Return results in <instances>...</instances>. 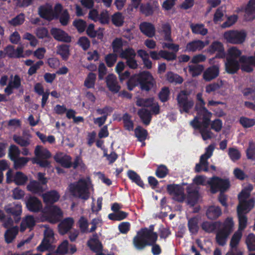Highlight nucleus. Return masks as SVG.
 <instances>
[{
	"label": "nucleus",
	"mask_w": 255,
	"mask_h": 255,
	"mask_svg": "<svg viewBox=\"0 0 255 255\" xmlns=\"http://www.w3.org/2000/svg\"><path fill=\"white\" fill-rule=\"evenodd\" d=\"M197 99L199 101L201 108L198 111L197 116L190 123V125L195 129H198L204 140L211 139L213 136V133L207 129L212 113L203 107L205 104L202 99V93L197 95Z\"/></svg>",
	"instance_id": "1"
},
{
	"label": "nucleus",
	"mask_w": 255,
	"mask_h": 255,
	"mask_svg": "<svg viewBox=\"0 0 255 255\" xmlns=\"http://www.w3.org/2000/svg\"><path fill=\"white\" fill-rule=\"evenodd\" d=\"M253 189L252 185H248L239 195V204L237 207V215L239 220V228L237 231L242 232L247 226L248 218L245 214L248 213L255 205L254 200L248 199L250 191Z\"/></svg>",
	"instance_id": "2"
},
{
	"label": "nucleus",
	"mask_w": 255,
	"mask_h": 255,
	"mask_svg": "<svg viewBox=\"0 0 255 255\" xmlns=\"http://www.w3.org/2000/svg\"><path fill=\"white\" fill-rule=\"evenodd\" d=\"M74 197L87 200L94 190L92 181L89 177L82 178L78 181L70 184L67 189Z\"/></svg>",
	"instance_id": "3"
},
{
	"label": "nucleus",
	"mask_w": 255,
	"mask_h": 255,
	"mask_svg": "<svg viewBox=\"0 0 255 255\" xmlns=\"http://www.w3.org/2000/svg\"><path fill=\"white\" fill-rule=\"evenodd\" d=\"M138 85H140L141 89L149 91L155 85V81L150 72L143 71L133 75L128 83V88L130 90Z\"/></svg>",
	"instance_id": "4"
},
{
	"label": "nucleus",
	"mask_w": 255,
	"mask_h": 255,
	"mask_svg": "<svg viewBox=\"0 0 255 255\" xmlns=\"http://www.w3.org/2000/svg\"><path fill=\"white\" fill-rule=\"evenodd\" d=\"M158 236L153 232V226L144 228L139 231L133 239L134 247L138 250H142L146 246H150L156 242Z\"/></svg>",
	"instance_id": "5"
},
{
	"label": "nucleus",
	"mask_w": 255,
	"mask_h": 255,
	"mask_svg": "<svg viewBox=\"0 0 255 255\" xmlns=\"http://www.w3.org/2000/svg\"><path fill=\"white\" fill-rule=\"evenodd\" d=\"M241 55L242 51L237 47L233 46L228 49L225 63L226 70L228 73L233 74L239 70Z\"/></svg>",
	"instance_id": "6"
},
{
	"label": "nucleus",
	"mask_w": 255,
	"mask_h": 255,
	"mask_svg": "<svg viewBox=\"0 0 255 255\" xmlns=\"http://www.w3.org/2000/svg\"><path fill=\"white\" fill-rule=\"evenodd\" d=\"M234 223L232 218H227L223 224L222 228L216 234V241L220 246H224L230 234L233 231Z\"/></svg>",
	"instance_id": "7"
},
{
	"label": "nucleus",
	"mask_w": 255,
	"mask_h": 255,
	"mask_svg": "<svg viewBox=\"0 0 255 255\" xmlns=\"http://www.w3.org/2000/svg\"><path fill=\"white\" fill-rule=\"evenodd\" d=\"M35 157L31 159L33 163L39 164L43 167H48L50 164L47 160L51 156L49 151L43 147L37 145L34 150Z\"/></svg>",
	"instance_id": "8"
},
{
	"label": "nucleus",
	"mask_w": 255,
	"mask_h": 255,
	"mask_svg": "<svg viewBox=\"0 0 255 255\" xmlns=\"http://www.w3.org/2000/svg\"><path fill=\"white\" fill-rule=\"evenodd\" d=\"M208 184L210 186V191L212 193H216L218 191L224 192L230 187V182L228 179L217 176L209 179Z\"/></svg>",
	"instance_id": "9"
},
{
	"label": "nucleus",
	"mask_w": 255,
	"mask_h": 255,
	"mask_svg": "<svg viewBox=\"0 0 255 255\" xmlns=\"http://www.w3.org/2000/svg\"><path fill=\"white\" fill-rule=\"evenodd\" d=\"M223 37L228 43L241 44L246 39V33L244 31L228 30L224 32Z\"/></svg>",
	"instance_id": "10"
},
{
	"label": "nucleus",
	"mask_w": 255,
	"mask_h": 255,
	"mask_svg": "<svg viewBox=\"0 0 255 255\" xmlns=\"http://www.w3.org/2000/svg\"><path fill=\"white\" fill-rule=\"evenodd\" d=\"M44 239L37 250L39 252H44L52 248V244L54 242V232L53 230L45 226Z\"/></svg>",
	"instance_id": "11"
},
{
	"label": "nucleus",
	"mask_w": 255,
	"mask_h": 255,
	"mask_svg": "<svg viewBox=\"0 0 255 255\" xmlns=\"http://www.w3.org/2000/svg\"><path fill=\"white\" fill-rule=\"evenodd\" d=\"M62 11V6L60 4H57L54 8V11L52 10L51 5L46 4L42 6L39 8V13L42 17L50 20L57 16Z\"/></svg>",
	"instance_id": "12"
},
{
	"label": "nucleus",
	"mask_w": 255,
	"mask_h": 255,
	"mask_svg": "<svg viewBox=\"0 0 255 255\" xmlns=\"http://www.w3.org/2000/svg\"><path fill=\"white\" fill-rule=\"evenodd\" d=\"M6 181L8 183L13 182L17 185H23L28 181V177L23 173L17 171L13 173L11 169L8 170L6 174Z\"/></svg>",
	"instance_id": "13"
},
{
	"label": "nucleus",
	"mask_w": 255,
	"mask_h": 255,
	"mask_svg": "<svg viewBox=\"0 0 255 255\" xmlns=\"http://www.w3.org/2000/svg\"><path fill=\"white\" fill-rule=\"evenodd\" d=\"M215 146L214 145L211 144L206 148L205 153L202 155L200 157V163L196 165L195 171L197 172H200L201 170L205 171H208V162L209 159L213 154Z\"/></svg>",
	"instance_id": "14"
},
{
	"label": "nucleus",
	"mask_w": 255,
	"mask_h": 255,
	"mask_svg": "<svg viewBox=\"0 0 255 255\" xmlns=\"http://www.w3.org/2000/svg\"><path fill=\"white\" fill-rule=\"evenodd\" d=\"M207 52L212 54L217 52L216 56L209 60V63L211 64L214 63L213 61L215 58H223L225 56L224 45L219 41L213 42L207 49Z\"/></svg>",
	"instance_id": "15"
},
{
	"label": "nucleus",
	"mask_w": 255,
	"mask_h": 255,
	"mask_svg": "<svg viewBox=\"0 0 255 255\" xmlns=\"http://www.w3.org/2000/svg\"><path fill=\"white\" fill-rule=\"evenodd\" d=\"M178 104L181 113H187L193 107V102L188 99V94L185 91L181 92L177 97Z\"/></svg>",
	"instance_id": "16"
},
{
	"label": "nucleus",
	"mask_w": 255,
	"mask_h": 255,
	"mask_svg": "<svg viewBox=\"0 0 255 255\" xmlns=\"http://www.w3.org/2000/svg\"><path fill=\"white\" fill-rule=\"evenodd\" d=\"M169 193L177 201L182 202L185 199L184 188L181 185L172 184L167 186Z\"/></svg>",
	"instance_id": "17"
},
{
	"label": "nucleus",
	"mask_w": 255,
	"mask_h": 255,
	"mask_svg": "<svg viewBox=\"0 0 255 255\" xmlns=\"http://www.w3.org/2000/svg\"><path fill=\"white\" fill-rule=\"evenodd\" d=\"M21 79L17 75H11L8 80L6 87L4 89V92L10 95L13 93V89H17L21 87Z\"/></svg>",
	"instance_id": "18"
},
{
	"label": "nucleus",
	"mask_w": 255,
	"mask_h": 255,
	"mask_svg": "<svg viewBox=\"0 0 255 255\" xmlns=\"http://www.w3.org/2000/svg\"><path fill=\"white\" fill-rule=\"evenodd\" d=\"M209 43L208 40L205 41L200 40H193L187 44L185 51L189 52L200 51L208 45Z\"/></svg>",
	"instance_id": "19"
},
{
	"label": "nucleus",
	"mask_w": 255,
	"mask_h": 255,
	"mask_svg": "<svg viewBox=\"0 0 255 255\" xmlns=\"http://www.w3.org/2000/svg\"><path fill=\"white\" fill-rule=\"evenodd\" d=\"M28 210L31 212H37L42 208L41 201L35 197H29L26 202Z\"/></svg>",
	"instance_id": "20"
},
{
	"label": "nucleus",
	"mask_w": 255,
	"mask_h": 255,
	"mask_svg": "<svg viewBox=\"0 0 255 255\" xmlns=\"http://www.w3.org/2000/svg\"><path fill=\"white\" fill-rule=\"evenodd\" d=\"M51 33L53 37L58 41L70 42L71 40V37L60 29L53 28L51 30Z\"/></svg>",
	"instance_id": "21"
},
{
	"label": "nucleus",
	"mask_w": 255,
	"mask_h": 255,
	"mask_svg": "<svg viewBox=\"0 0 255 255\" xmlns=\"http://www.w3.org/2000/svg\"><path fill=\"white\" fill-rule=\"evenodd\" d=\"M187 203L191 206H194L199 198L198 190L194 185H190L187 188Z\"/></svg>",
	"instance_id": "22"
},
{
	"label": "nucleus",
	"mask_w": 255,
	"mask_h": 255,
	"mask_svg": "<svg viewBox=\"0 0 255 255\" xmlns=\"http://www.w3.org/2000/svg\"><path fill=\"white\" fill-rule=\"evenodd\" d=\"M219 74V67L214 65L208 68L203 73V77L206 81L215 79Z\"/></svg>",
	"instance_id": "23"
},
{
	"label": "nucleus",
	"mask_w": 255,
	"mask_h": 255,
	"mask_svg": "<svg viewBox=\"0 0 255 255\" xmlns=\"http://www.w3.org/2000/svg\"><path fill=\"white\" fill-rule=\"evenodd\" d=\"M48 221L52 223L57 222L60 218L62 217V212L61 210L55 206H51L48 209Z\"/></svg>",
	"instance_id": "24"
},
{
	"label": "nucleus",
	"mask_w": 255,
	"mask_h": 255,
	"mask_svg": "<svg viewBox=\"0 0 255 255\" xmlns=\"http://www.w3.org/2000/svg\"><path fill=\"white\" fill-rule=\"evenodd\" d=\"M107 86L109 89L113 92L117 93L120 89L116 76L113 74H109L106 78Z\"/></svg>",
	"instance_id": "25"
},
{
	"label": "nucleus",
	"mask_w": 255,
	"mask_h": 255,
	"mask_svg": "<svg viewBox=\"0 0 255 255\" xmlns=\"http://www.w3.org/2000/svg\"><path fill=\"white\" fill-rule=\"evenodd\" d=\"M74 223L72 218H67L63 220L58 226L59 233L62 235L67 233L72 228Z\"/></svg>",
	"instance_id": "26"
},
{
	"label": "nucleus",
	"mask_w": 255,
	"mask_h": 255,
	"mask_svg": "<svg viewBox=\"0 0 255 255\" xmlns=\"http://www.w3.org/2000/svg\"><path fill=\"white\" fill-rule=\"evenodd\" d=\"M141 31L148 37H152L155 35V30L153 24L150 23L144 22L139 25Z\"/></svg>",
	"instance_id": "27"
},
{
	"label": "nucleus",
	"mask_w": 255,
	"mask_h": 255,
	"mask_svg": "<svg viewBox=\"0 0 255 255\" xmlns=\"http://www.w3.org/2000/svg\"><path fill=\"white\" fill-rule=\"evenodd\" d=\"M206 214L208 219L215 220L221 215L222 211L218 206L212 205L207 208Z\"/></svg>",
	"instance_id": "28"
},
{
	"label": "nucleus",
	"mask_w": 255,
	"mask_h": 255,
	"mask_svg": "<svg viewBox=\"0 0 255 255\" xmlns=\"http://www.w3.org/2000/svg\"><path fill=\"white\" fill-rule=\"evenodd\" d=\"M35 220L32 216H26L23 218L20 224V231L24 232L26 229L31 230L35 224Z\"/></svg>",
	"instance_id": "29"
},
{
	"label": "nucleus",
	"mask_w": 255,
	"mask_h": 255,
	"mask_svg": "<svg viewBox=\"0 0 255 255\" xmlns=\"http://www.w3.org/2000/svg\"><path fill=\"white\" fill-rule=\"evenodd\" d=\"M158 32L163 37L164 39L166 41H171V26L168 23H163L158 29Z\"/></svg>",
	"instance_id": "30"
},
{
	"label": "nucleus",
	"mask_w": 255,
	"mask_h": 255,
	"mask_svg": "<svg viewBox=\"0 0 255 255\" xmlns=\"http://www.w3.org/2000/svg\"><path fill=\"white\" fill-rule=\"evenodd\" d=\"M54 158L63 167L68 168L72 165L71 158L69 155L60 153L57 154Z\"/></svg>",
	"instance_id": "31"
},
{
	"label": "nucleus",
	"mask_w": 255,
	"mask_h": 255,
	"mask_svg": "<svg viewBox=\"0 0 255 255\" xmlns=\"http://www.w3.org/2000/svg\"><path fill=\"white\" fill-rule=\"evenodd\" d=\"M4 210L7 214H10L14 216H19L22 213V206L19 204H11L5 206Z\"/></svg>",
	"instance_id": "32"
},
{
	"label": "nucleus",
	"mask_w": 255,
	"mask_h": 255,
	"mask_svg": "<svg viewBox=\"0 0 255 255\" xmlns=\"http://www.w3.org/2000/svg\"><path fill=\"white\" fill-rule=\"evenodd\" d=\"M252 59L249 57L242 56L240 58V63L241 64V69L243 71L250 72L253 70V66H255V64L253 63Z\"/></svg>",
	"instance_id": "33"
},
{
	"label": "nucleus",
	"mask_w": 255,
	"mask_h": 255,
	"mask_svg": "<svg viewBox=\"0 0 255 255\" xmlns=\"http://www.w3.org/2000/svg\"><path fill=\"white\" fill-rule=\"evenodd\" d=\"M42 197L46 203H53L59 199L60 195L56 191L52 190L43 194Z\"/></svg>",
	"instance_id": "34"
},
{
	"label": "nucleus",
	"mask_w": 255,
	"mask_h": 255,
	"mask_svg": "<svg viewBox=\"0 0 255 255\" xmlns=\"http://www.w3.org/2000/svg\"><path fill=\"white\" fill-rule=\"evenodd\" d=\"M243 233L240 231H236L232 236L230 242V250H236L241 241Z\"/></svg>",
	"instance_id": "35"
},
{
	"label": "nucleus",
	"mask_w": 255,
	"mask_h": 255,
	"mask_svg": "<svg viewBox=\"0 0 255 255\" xmlns=\"http://www.w3.org/2000/svg\"><path fill=\"white\" fill-rule=\"evenodd\" d=\"M27 189L28 191L33 193H41L44 190L42 186L39 183L34 180L30 182L27 186Z\"/></svg>",
	"instance_id": "36"
},
{
	"label": "nucleus",
	"mask_w": 255,
	"mask_h": 255,
	"mask_svg": "<svg viewBox=\"0 0 255 255\" xmlns=\"http://www.w3.org/2000/svg\"><path fill=\"white\" fill-rule=\"evenodd\" d=\"M138 114L145 125H148L149 124L151 119V114L149 111L145 109H142L138 112Z\"/></svg>",
	"instance_id": "37"
},
{
	"label": "nucleus",
	"mask_w": 255,
	"mask_h": 255,
	"mask_svg": "<svg viewBox=\"0 0 255 255\" xmlns=\"http://www.w3.org/2000/svg\"><path fill=\"white\" fill-rule=\"evenodd\" d=\"M88 245L95 253H99L102 251V244L97 238L91 239L88 242Z\"/></svg>",
	"instance_id": "38"
},
{
	"label": "nucleus",
	"mask_w": 255,
	"mask_h": 255,
	"mask_svg": "<svg viewBox=\"0 0 255 255\" xmlns=\"http://www.w3.org/2000/svg\"><path fill=\"white\" fill-rule=\"evenodd\" d=\"M190 27L192 32L197 34L202 35H206L208 32V30L204 27L202 24H191Z\"/></svg>",
	"instance_id": "39"
},
{
	"label": "nucleus",
	"mask_w": 255,
	"mask_h": 255,
	"mask_svg": "<svg viewBox=\"0 0 255 255\" xmlns=\"http://www.w3.org/2000/svg\"><path fill=\"white\" fill-rule=\"evenodd\" d=\"M246 14L249 20L255 18V0H250L245 10Z\"/></svg>",
	"instance_id": "40"
},
{
	"label": "nucleus",
	"mask_w": 255,
	"mask_h": 255,
	"mask_svg": "<svg viewBox=\"0 0 255 255\" xmlns=\"http://www.w3.org/2000/svg\"><path fill=\"white\" fill-rule=\"evenodd\" d=\"M18 231L17 227H14L7 230L5 233V240L6 243H10L15 238Z\"/></svg>",
	"instance_id": "41"
},
{
	"label": "nucleus",
	"mask_w": 255,
	"mask_h": 255,
	"mask_svg": "<svg viewBox=\"0 0 255 255\" xmlns=\"http://www.w3.org/2000/svg\"><path fill=\"white\" fill-rule=\"evenodd\" d=\"M128 178L132 180V182L136 183L139 186L143 188L144 184L139 175L132 170H129L128 172Z\"/></svg>",
	"instance_id": "42"
},
{
	"label": "nucleus",
	"mask_w": 255,
	"mask_h": 255,
	"mask_svg": "<svg viewBox=\"0 0 255 255\" xmlns=\"http://www.w3.org/2000/svg\"><path fill=\"white\" fill-rule=\"evenodd\" d=\"M13 140L15 143L23 147H26L30 144V139L28 137L14 135Z\"/></svg>",
	"instance_id": "43"
},
{
	"label": "nucleus",
	"mask_w": 255,
	"mask_h": 255,
	"mask_svg": "<svg viewBox=\"0 0 255 255\" xmlns=\"http://www.w3.org/2000/svg\"><path fill=\"white\" fill-rule=\"evenodd\" d=\"M57 54L60 55L63 59H67L69 55L68 46L65 44L58 46L57 47Z\"/></svg>",
	"instance_id": "44"
},
{
	"label": "nucleus",
	"mask_w": 255,
	"mask_h": 255,
	"mask_svg": "<svg viewBox=\"0 0 255 255\" xmlns=\"http://www.w3.org/2000/svg\"><path fill=\"white\" fill-rule=\"evenodd\" d=\"M121 58L126 59V60L131 58H135L136 53L134 50L131 48H128L122 50L120 53Z\"/></svg>",
	"instance_id": "45"
},
{
	"label": "nucleus",
	"mask_w": 255,
	"mask_h": 255,
	"mask_svg": "<svg viewBox=\"0 0 255 255\" xmlns=\"http://www.w3.org/2000/svg\"><path fill=\"white\" fill-rule=\"evenodd\" d=\"M220 223L218 222L211 223L205 221L201 225V227L204 231L207 233H212L215 230L216 227Z\"/></svg>",
	"instance_id": "46"
},
{
	"label": "nucleus",
	"mask_w": 255,
	"mask_h": 255,
	"mask_svg": "<svg viewBox=\"0 0 255 255\" xmlns=\"http://www.w3.org/2000/svg\"><path fill=\"white\" fill-rule=\"evenodd\" d=\"M96 75L93 73H90L84 81V86L88 88L94 87Z\"/></svg>",
	"instance_id": "47"
},
{
	"label": "nucleus",
	"mask_w": 255,
	"mask_h": 255,
	"mask_svg": "<svg viewBox=\"0 0 255 255\" xmlns=\"http://www.w3.org/2000/svg\"><path fill=\"white\" fill-rule=\"evenodd\" d=\"M112 21L115 25L120 26L124 23V16L121 12H116L112 15Z\"/></svg>",
	"instance_id": "48"
},
{
	"label": "nucleus",
	"mask_w": 255,
	"mask_h": 255,
	"mask_svg": "<svg viewBox=\"0 0 255 255\" xmlns=\"http://www.w3.org/2000/svg\"><path fill=\"white\" fill-rule=\"evenodd\" d=\"M189 71L193 77L199 75L204 69L201 65H189Z\"/></svg>",
	"instance_id": "49"
},
{
	"label": "nucleus",
	"mask_w": 255,
	"mask_h": 255,
	"mask_svg": "<svg viewBox=\"0 0 255 255\" xmlns=\"http://www.w3.org/2000/svg\"><path fill=\"white\" fill-rule=\"evenodd\" d=\"M20 153L18 147L15 145H11L8 149V156L10 159L13 161L17 158Z\"/></svg>",
	"instance_id": "50"
},
{
	"label": "nucleus",
	"mask_w": 255,
	"mask_h": 255,
	"mask_svg": "<svg viewBox=\"0 0 255 255\" xmlns=\"http://www.w3.org/2000/svg\"><path fill=\"white\" fill-rule=\"evenodd\" d=\"M29 160V158L18 156L13 161L14 167L15 169L21 168L25 166Z\"/></svg>",
	"instance_id": "51"
},
{
	"label": "nucleus",
	"mask_w": 255,
	"mask_h": 255,
	"mask_svg": "<svg viewBox=\"0 0 255 255\" xmlns=\"http://www.w3.org/2000/svg\"><path fill=\"white\" fill-rule=\"evenodd\" d=\"M166 79L170 83H181L183 82V79L180 76L171 72L167 73Z\"/></svg>",
	"instance_id": "52"
},
{
	"label": "nucleus",
	"mask_w": 255,
	"mask_h": 255,
	"mask_svg": "<svg viewBox=\"0 0 255 255\" xmlns=\"http://www.w3.org/2000/svg\"><path fill=\"white\" fill-rule=\"evenodd\" d=\"M198 219L193 218L188 221L189 230L192 234H196L198 231Z\"/></svg>",
	"instance_id": "53"
},
{
	"label": "nucleus",
	"mask_w": 255,
	"mask_h": 255,
	"mask_svg": "<svg viewBox=\"0 0 255 255\" xmlns=\"http://www.w3.org/2000/svg\"><path fill=\"white\" fill-rule=\"evenodd\" d=\"M124 42L121 38H116L112 43L113 48L114 51L116 53H120L122 50V47L124 44Z\"/></svg>",
	"instance_id": "54"
},
{
	"label": "nucleus",
	"mask_w": 255,
	"mask_h": 255,
	"mask_svg": "<svg viewBox=\"0 0 255 255\" xmlns=\"http://www.w3.org/2000/svg\"><path fill=\"white\" fill-rule=\"evenodd\" d=\"M240 123L244 128H249L255 125V120L242 117L240 119Z\"/></svg>",
	"instance_id": "55"
},
{
	"label": "nucleus",
	"mask_w": 255,
	"mask_h": 255,
	"mask_svg": "<svg viewBox=\"0 0 255 255\" xmlns=\"http://www.w3.org/2000/svg\"><path fill=\"white\" fill-rule=\"evenodd\" d=\"M246 244L250 251L255 250V235L250 234L246 238Z\"/></svg>",
	"instance_id": "56"
},
{
	"label": "nucleus",
	"mask_w": 255,
	"mask_h": 255,
	"mask_svg": "<svg viewBox=\"0 0 255 255\" xmlns=\"http://www.w3.org/2000/svg\"><path fill=\"white\" fill-rule=\"evenodd\" d=\"M136 137L140 141H144L147 136V131L146 130L140 127L137 128L134 130Z\"/></svg>",
	"instance_id": "57"
},
{
	"label": "nucleus",
	"mask_w": 255,
	"mask_h": 255,
	"mask_svg": "<svg viewBox=\"0 0 255 255\" xmlns=\"http://www.w3.org/2000/svg\"><path fill=\"white\" fill-rule=\"evenodd\" d=\"M136 105L138 106L141 107H150L152 106V105L154 103L153 102V99L152 98L149 99H137L136 102Z\"/></svg>",
	"instance_id": "58"
},
{
	"label": "nucleus",
	"mask_w": 255,
	"mask_h": 255,
	"mask_svg": "<svg viewBox=\"0 0 255 255\" xmlns=\"http://www.w3.org/2000/svg\"><path fill=\"white\" fill-rule=\"evenodd\" d=\"M79 227L82 232L88 233L89 232L88 229V221L86 218L84 217H81L78 221Z\"/></svg>",
	"instance_id": "59"
},
{
	"label": "nucleus",
	"mask_w": 255,
	"mask_h": 255,
	"mask_svg": "<svg viewBox=\"0 0 255 255\" xmlns=\"http://www.w3.org/2000/svg\"><path fill=\"white\" fill-rule=\"evenodd\" d=\"M123 120L125 128L128 130H132L133 124L130 120V117L128 114H125L123 117Z\"/></svg>",
	"instance_id": "60"
},
{
	"label": "nucleus",
	"mask_w": 255,
	"mask_h": 255,
	"mask_svg": "<svg viewBox=\"0 0 255 255\" xmlns=\"http://www.w3.org/2000/svg\"><path fill=\"white\" fill-rule=\"evenodd\" d=\"M247 155L249 159L255 161V144L250 141L249 147L247 150Z\"/></svg>",
	"instance_id": "61"
},
{
	"label": "nucleus",
	"mask_w": 255,
	"mask_h": 255,
	"mask_svg": "<svg viewBox=\"0 0 255 255\" xmlns=\"http://www.w3.org/2000/svg\"><path fill=\"white\" fill-rule=\"evenodd\" d=\"M223 85L222 81L209 84L206 87V92L208 93L214 92L222 87Z\"/></svg>",
	"instance_id": "62"
},
{
	"label": "nucleus",
	"mask_w": 255,
	"mask_h": 255,
	"mask_svg": "<svg viewBox=\"0 0 255 255\" xmlns=\"http://www.w3.org/2000/svg\"><path fill=\"white\" fill-rule=\"evenodd\" d=\"M229 155L233 161L238 160L241 156V154L239 151L235 148H231L229 149Z\"/></svg>",
	"instance_id": "63"
},
{
	"label": "nucleus",
	"mask_w": 255,
	"mask_h": 255,
	"mask_svg": "<svg viewBox=\"0 0 255 255\" xmlns=\"http://www.w3.org/2000/svg\"><path fill=\"white\" fill-rule=\"evenodd\" d=\"M25 193L24 191L18 187L14 188L12 190V197L15 200H19L23 198Z\"/></svg>",
	"instance_id": "64"
}]
</instances>
